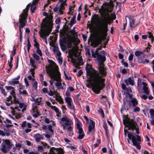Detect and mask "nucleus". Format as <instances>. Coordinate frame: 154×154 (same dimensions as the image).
Here are the masks:
<instances>
[{
  "label": "nucleus",
  "instance_id": "obj_25",
  "mask_svg": "<svg viewBox=\"0 0 154 154\" xmlns=\"http://www.w3.org/2000/svg\"><path fill=\"white\" fill-rule=\"evenodd\" d=\"M38 0H33L31 5V11L32 13H34L36 8V7H33L38 2Z\"/></svg>",
  "mask_w": 154,
  "mask_h": 154
},
{
  "label": "nucleus",
  "instance_id": "obj_61",
  "mask_svg": "<svg viewBox=\"0 0 154 154\" xmlns=\"http://www.w3.org/2000/svg\"><path fill=\"white\" fill-rule=\"evenodd\" d=\"M141 98L143 99L144 100H146L147 98L148 97L145 95H140Z\"/></svg>",
  "mask_w": 154,
  "mask_h": 154
},
{
  "label": "nucleus",
  "instance_id": "obj_46",
  "mask_svg": "<svg viewBox=\"0 0 154 154\" xmlns=\"http://www.w3.org/2000/svg\"><path fill=\"white\" fill-rule=\"evenodd\" d=\"M5 88L7 90H11V91L12 90H14V88L11 86H6L5 87Z\"/></svg>",
  "mask_w": 154,
  "mask_h": 154
},
{
  "label": "nucleus",
  "instance_id": "obj_57",
  "mask_svg": "<svg viewBox=\"0 0 154 154\" xmlns=\"http://www.w3.org/2000/svg\"><path fill=\"white\" fill-rule=\"evenodd\" d=\"M13 51L12 52V56H14L15 54H16V48L15 46H14L13 48Z\"/></svg>",
  "mask_w": 154,
  "mask_h": 154
},
{
  "label": "nucleus",
  "instance_id": "obj_1",
  "mask_svg": "<svg viewBox=\"0 0 154 154\" xmlns=\"http://www.w3.org/2000/svg\"><path fill=\"white\" fill-rule=\"evenodd\" d=\"M109 10L103 8L101 12L102 18L95 14L92 16L91 22L98 26V33L96 35L94 39L95 46L100 44L102 40L106 38L108 30V24L111 23L116 18L115 14H111L110 16L108 12Z\"/></svg>",
  "mask_w": 154,
  "mask_h": 154
},
{
  "label": "nucleus",
  "instance_id": "obj_20",
  "mask_svg": "<svg viewBox=\"0 0 154 154\" xmlns=\"http://www.w3.org/2000/svg\"><path fill=\"white\" fill-rule=\"evenodd\" d=\"M34 138L36 142H39L40 140L43 139V136L42 134L38 133L34 135Z\"/></svg>",
  "mask_w": 154,
  "mask_h": 154
},
{
  "label": "nucleus",
  "instance_id": "obj_21",
  "mask_svg": "<svg viewBox=\"0 0 154 154\" xmlns=\"http://www.w3.org/2000/svg\"><path fill=\"white\" fill-rule=\"evenodd\" d=\"M90 124L88 126V130L90 132L93 131L95 127V122L92 120H90Z\"/></svg>",
  "mask_w": 154,
  "mask_h": 154
},
{
  "label": "nucleus",
  "instance_id": "obj_52",
  "mask_svg": "<svg viewBox=\"0 0 154 154\" xmlns=\"http://www.w3.org/2000/svg\"><path fill=\"white\" fill-rule=\"evenodd\" d=\"M34 69H35L33 68L32 69H31L30 70V72L31 73V75L32 77H33L34 78H35V76H34L35 72H34Z\"/></svg>",
  "mask_w": 154,
  "mask_h": 154
},
{
  "label": "nucleus",
  "instance_id": "obj_48",
  "mask_svg": "<svg viewBox=\"0 0 154 154\" xmlns=\"http://www.w3.org/2000/svg\"><path fill=\"white\" fill-rule=\"evenodd\" d=\"M27 42V50L28 51H29L31 45L29 39H28Z\"/></svg>",
  "mask_w": 154,
  "mask_h": 154
},
{
  "label": "nucleus",
  "instance_id": "obj_28",
  "mask_svg": "<svg viewBox=\"0 0 154 154\" xmlns=\"http://www.w3.org/2000/svg\"><path fill=\"white\" fill-rule=\"evenodd\" d=\"M78 48L77 47H73L72 49V51L73 56L75 57L78 56L77 53Z\"/></svg>",
  "mask_w": 154,
  "mask_h": 154
},
{
  "label": "nucleus",
  "instance_id": "obj_54",
  "mask_svg": "<svg viewBox=\"0 0 154 154\" xmlns=\"http://www.w3.org/2000/svg\"><path fill=\"white\" fill-rule=\"evenodd\" d=\"M24 81L26 85V87L27 88V87L29 85V84L27 80V79L26 78H25L24 79Z\"/></svg>",
  "mask_w": 154,
  "mask_h": 154
},
{
  "label": "nucleus",
  "instance_id": "obj_14",
  "mask_svg": "<svg viewBox=\"0 0 154 154\" xmlns=\"http://www.w3.org/2000/svg\"><path fill=\"white\" fill-rule=\"evenodd\" d=\"M31 112L34 118H37L40 116L39 112L38 111L37 107L35 104H32Z\"/></svg>",
  "mask_w": 154,
  "mask_h": 154
},
{
  "label": "nucleus",
  "instance_id": "obj_2",
  "mask_svg": "<svg viewBox=\"0 0 154 154\" xmlns=\"http://www.w3.org/2000/svg\"><path fill=\"white\" fill-rule=\"evenodd\" d=\"M87 75L89 76L90 79L88 83L86 84V86L91 88L93 91L95 93L98 94L100 91L103 89L105 86L104 82L105 79L102 78L105 75H100V74L97 71L94 70L88 66L86 67Z\"/></svg>",
  "mask_w": 154,
  "mask_h": 154
},
{
  "label": "nucleus",
  "instance_id": "obj_42",
  "mask_svg": "<svg viewBox=\"0 0 154 154\" xmlns=\"http://www.w3.org/2000/svg\"><path fill=\"white\" fill-rule=\"evenodd\" d=\"M52 109L54 110L57 113L59 112V110L55 106H51V108Z\"/></svg>",
  "mask_w": 154,
  "mask_h": 154
},
{
  "label": "nucleus",
  "instance_id": "obj_18",
  "mask_svg": "<svg viewBox=\"0 0 154 154\" xmlns=\"http://www.w3.org/2000/svg\"><path fill=\"white\" fill-rule=\"evenodd\" d=\"M125 82L126 85L128 86L130 85L133 86L134 84V80L133 77H129L125 80Z\"/></svg>",
  "mask_w": 154,
  "mask_h": 154
},
{
  "label": "nucleus",
  "instance_id": "obj_19",
  "mask_svg": "<svg viewBox=\"0 0 154 154\" xmlns=\"http://www.w3.org/2000/svg\"><path fill=\"white\" fill-rule=\"evenodd\" d=\"M142 84L143 85V89L144 93L147 95H149V91L148 89V87H147V85L144 82H142Z\"/></svg>",
  "mask_w": 154,
  "mask_h": 154
},
{
  "label": "nucleus",
  "instance_id": "obj_53",
  "mask_svg": "<svg viewBox=\"0 0 154 154\" xmlns=\"http://www.w3.org/2000/svg\"><path fill=\"white\" fill-rule=\"evenodd\" d=\"M41 100H35V103H33V104H35V105L37 104L38 105H40L41 103Z\"/></svg>",
  "mask_w": 154,
  "mask_h": 154
},
{
  "label": "nucleus",
  "instance_id": "obj_47",
  "mask_svg": "<svg viewBox=\"0 0 154 154\" xmlns=\"http://www.w3.org/2000/svg\"><path fill=\"white\" fill-rule=\"evenodd\" d=\"M142 54V52L140 51H136L135 52V55L137 56H139Z\"/></svg>",
  "mask_w": 154,
  "mask_h": 154
},
{
  "label": "nucleus",
  "instance_id": "obj_39",
  "mask_svg": "<svg viewBox=\"0 0 154 154\" xmlns=\"http://www.w3.org/2000/svg\"><path fill=\"white\" fill-rule=\"evenodd\" d=\"M126 90L127 91L126 93L125 94V97H127L128 94H130V93H131L132 92V91L131 90V89L130 88H127L126 89Z\"/></svg>",
  "mask_w": 154,
  "mask_h": 154
},
{
  "label": "nucleus",
  "instance_id": "obj_34",
  "mask_svg": "<svg viewBox=\"0 0 154 154\" xmlns=\"http://www.w3.org/2000/svg\"><path fill=\"white\" fill-rule=\"evenodd\" d=\"M56 100L59 102L60 104H63L64 103L63 99L60 96L56 97Z\"/></svg>",
  "mask_w": 154,
  "mask_h": 154
},
{
  "label": "nucleus",
  "instance_id": "obj_50",
  "mask_svg": "<svg viewBox=\"0 0 154 154\" xmlns=\"http://www.w3.org/2000/svg\"><path fill=\"white\" fill-rule=\"evenodd\" d=\"M21 146L22 145L18 143H17L15 144V146L18 150H19L20 149V148L21 147Z\"/></svg>",
  "mask_w": 154,
  "mask_h": 154
},
{
  "label": "nucleus",
  "instance_id": "obj_4",
  "mask_svg": "<svg viewBox=\"0 0 154 154\" xmlns=\"http://www.w3.org/2000/svg\"><path fill=\"white\" fill-rule=\"evenodd\" d=\"M102 46L97 48L94 54H93L92 56L94 57H97V60L99 62L98 68L99 72L102 75H105L106 74V69L104 67L103 62L105 61L106 58V52L103 51L100 52V54L98 53V51L101 49Z\"/></svg>",
  "mask_w": 154,
  "mask_h": 154
},
{
  "label": "nucleus",
  "instance_id": "obj_5",
  "mask_svg": "<svg viewBox=\"0 0 154 154\" xmlns=\"http://www.w3.org/2000/svg\"><path fill=\"white\" fill-rule=\"evenodd\" d=\"M48 19H44L41 24V35L42 37L44 36H49L51 32L53 23L52 19L53 16L51 15L47 16Z\"/></svg>",
  "mask_w": 154,
  "mask_h": 154
},
{
  "label": "nucleus",
  "instance_id": "obj_44",
  "mask_svg": "<svg viewBox=\"0 0 154 154\" xmlns=\"http://www.w3.org/2000/svg\"><path fill=\"white\" fill-rule=\"evenodd\" d=\"M14 98V99L13 100V103L14 104H19L20 103V102L19 100H18V99H17L16 98V97H13Z\"/></svg>",
  "mask_w": 154,
  "mask_h": 154
},
{
  "label": "nucleus",
  "instance_id": "obj_58",
  "mask_svg": "<svg viewBox=\"0 0 154 154\" xmlns=\"http://www.w3.org/2000/svg\"><path fill=\"white\" fill-rule=\"evenodd\" d=\"M149 113L150 114V115L152 116H154V110L153 109H151L149 110Z\"/></svg>",
  "mask_w": 154,
  "mask_h": 154
},
{
  "label": "nucleus",
  "instance_id": "obj_11",
  "mask_svg": "<svg viewBox=\"0 0 154 154\" xmlns=\"http://www.w3.org/2000/svg\"><path fill=\"white\" fill-rule=\"evenodd\" d=\"M72 62L73 63L74 66L77 68H79V66L82 65L83 60L82 57H79L77 58V61L76 58H72Z\"/></svg>",
  "mask_w": 154,
  "mask_h": 154
},
{
  "label": "nucleus",
  "instance_id": "obj_12",
  "mask_svg": "<svg viewBox=\"0 0 154 154\" xmlns=\"http://www.w3.org/2000/svg\"><path fill=\"white\" fill-rule=\"evenodd\" d=\"M29 4H28L26 6L25 9L23 10V11L19 16L20 18L19 20H21V21L25 20L26 22H27L26 19L27 16V12L29 8Z\"/></svg>",
  "mask_w": 154,
  "mask_h": 154
},
{
  "label": "nucleus",
  "instance_id": "obj_6",
  "mask_svg": "<svg viewBox=\"0 0 154 154\" xmlns=\"http://www.w3.org/2000/svg\"><path fill=\"white\" fill-rule=\"evenodd\" d=\"M60 123L63 127V129L66 130L67 133L70 136H72L73 134L72 130L73 122L71 119L65 115L61 119Z\"/></svg>",
  "mask_w": 154,
  "mask_h": 154
},
{
  "label": "nucleus",
  "instance_id": "obj_8",
  "mask_svg": "<svg viewBox=\"0 0 154 154\" xmlns=\"http://www.w3.org/2000/svg\"><path fill=\"white\" fill-rule=\"evenodd\" d=\"M123 123L125 125L128 127V130L132 129V130L134 131V129H135L137 134H139V128L136 127L137 124L136 122L127 117L123 120Z\"/></svg>",
  "mask_w": 154,
  "mask_h": 154
},
{
  "label": "nucleus",
  "instance_id": "obj_15",
  "mask_svg": "<svg viewBox=\"0 0 154 154\" xmlns=\"http://www.w3.org/2000/svg\"><path fill=\"white\" fill-rule=\"evenodd\" d=\"M82 125V123H79L77 125V128L79 130V135L78 136L77 138L79 139H81L83 138L85 134L83 132V129L81 127Z\"/></svg>",
  "mask_w": 154,
  "mask_h": 154
},
{
  "label": "nucleus",
  "instance_id": "obj_31",
  "mask_svg": "<svg viewBox=\"0 0 154 154\" xmlns=\"http://www.w3.org/2000/svg\"><path fill=\"white\" fill-rule=\"evenodd\" d=\"M30 63L31 64V65L33 68L35 69L36 68V66L35 65V60L32 59L31 57L30 58Z\"/></svg>",
  "mask_w": 154,
  "mask_h": 154
},
{
  "label": "nucleus",
  "instance_id": "obj_3",
  "mask_svg": "<svg viewBox=\"0 0 154 154\" xmlns=\"http://www.w3.org/2000/svg\"><path fill=\"white\" fill-rule=\"evenodd\" d=\"M49 67H46V72L51 78L54 79V80L57 82H56L55 85L57 87H59L57 88V89H62L63 87L61 83L60 74L59 72L58 67L54 62Z\"/></svg>",
  "mask_w": 154,
  "mask_h": 154
},
{
  "label": "nucleus",
  "instance_id": "obj_26",
  "mask_svg": "<svg viewBox=\"0 0 154 154\" xmlns=\"http://www.w3.org/2000/svg\"><path fill=\"white\" fill-rule=\"evenodd\" d=\"M129 24L131 27V29L132 30L135 27V26H134V24L135 20L132 17H129Z\"/></svg>",
  "mask_w": 154,
  "mask_h": 154
},
{
  "label": "nucleus",
  "instance_id": "obj_23",
  "mask_svg": "<svg viewBox=\"0 0 154 154\" xmlns=\"http://www.w3.org/2000/svg\"><path fill=\"white\" fill-rule=\"evenodd\" d=\"M67 0H65L63 2L61 3L60 5V7H59V12L61 14H63V12L62 11V10L65 9L64 5H66V2Z\"/></svg>",
  "mask_w": 154,
  "mask_h": 154
},
{
  "label": "nucleus",
  "instance_id": "obj_60",
  "mask_svg": "<svg viewBox=\"0 0 154 154\" xmlns=\"http://www.w3.org/2000/svg\"><path fill=\"white\" fill-rule=\"evenodd\" d=\"M32 126L34 127L37 128L38 126H40V125L37 123L35 122L32 125Z\"/></svg>",
  "mask_w": 154,
  "mask_h": 154
},
{
  "label": "nucleus",
  "instance_id": "obj_49",
  "mask_svg": "<svg viewBox=\"0 0 154 154\" xmlns=\"http://www.w3.org/2000/svg\"><path fill=\"white\" fill-rule=\"evenodd\" d=\"M134 55L132 54H131L128 57V60L130 61V63H131V61L133 59V56Z\"/></svg>",
  "mask_w": 154,
  "mask_h": 154
},
{
  "label": "nucleus",
  "instance_id": "obj_32",
  "mask_svg": "<svg viewBox=\"0 0 154 154\" xmlns=\"http://www.w3.org/2000/svg\"><path fill=\"white\" fill-rule=\"evenodd\" d=\"M32 83L33 88L36 90L37 88V82H36L35 79H33V81H32Z\"/></svg>",
  "mask_w": 154,
  "mask_h": 154
},
{
  "label": "nucleus",
  "instance_id": "obj_7",
  "mask_svg": "<svg viewBox=\"0 0 154 154\" xmlns=\"http://www.w3.org/2000/svg\"><path fill=\"white\" fill-rule=\"evenodd\" d=\"M128 94L127 97L123 99L124 104L128 105L129 107H130L132 103L133 107H135L138 104L137 100L135 98H133V94Z\"/></svg>",
  "mask_w": 154,
  "mask_h": 154
},
{
  "label": "nucleus",
  "instance_id": "obj_33",
  "mask_svg": "<svg viewBox=\"0 0 154 154\" xmlns=\"http://www.w3.org/2000/svg\"><path fill=\"white\" fill-rule=\"evenodd\" d=\"M19 106L20 109H22L21 110V111L23 112L25 110H26V107L24 106V104L23 103H20L18 104Z\"/></svg>",
  "mask_w": 154,
  "mask_h": 154
},
{
  "label": "nucleus",
  "instance_id": "obj_27",
  "mask_svg": "<svg viewBox=\"0 0 154 154\" xmlns=\"http://www.w3.org/2000/svg\"><path fill=\"white\" fill-rule=\"evenodd\" d=\"M10 107L11 109H12L11 111V112L12 115L14 116L16 115V114H17V113H16L15 111L14 110L15 109H16L18 111H21L20 109H19L18 107L17 106H15L14 107L11 106Z\"/></svg>",
  "mask_w": 154,
  "mask_h": 154
},
{
  "label": "nucleus",
  "instance_id": "obj_45",
  "mask_svg": "<svg viewBox=\"0 0 154 154\" xmlns=\"http://www.w3.org/2000/svg\"><path fill=\"white\" fill-rule=\"evenodd\" d=\"M41 29H40V36L41 38H44V41L45 42V43L46 44H48V42L47 41V39L46 38V37H48V36H44L43 37H42L41 35Z\"/></svg>",
  "mask_w": 154,
  "mask_h": 154
},
{
  "label": "nucleus",
  "instance_id": "obj_43",
  "mask_svg": "<svg viewBox=\"0 0 154 154\" xmlns=\"http://www.w3.org/2000/svg\"><path fill=\"white\" fill-rule=\"evenodd\" d=\"M36 52L40 56H42V51L39 48H38V49H36Z\"/></svg>",
  "mask_w": 154,
  "mask_h": 154
},
{
  "label": "nucleus",
  "instance_id": "obj_38",
  "mask_svg": "<svg viewBox=\"0 0 154 154\" xmlns=\"http://www.w3.org/2000/svg\"><path fill=\"white\" fill-rule=\"evenodd\" d=\"M69 32L70 34H71L73 36L75 37L77 35V33L74 29V28L72 30H70L69 31Z\"/></svg>",
  "mask_w": 154,
  "mask_h": 154
},
{
  "label": "nucleus",
  "instance_id": "obj_10",
  "mask_svg": "<svg viewBox=\"0 0 154 154\" xmlns=\"http://www.w3.org/2000/svg\"><path fill=\"white\" fill-rule=\"evenodd\" d=\"M128 137L129 139L131 140L133 145L136 146L137 149H140L141 148L140 145L141 142L140 137L138 135L134 136L129 133H128Z\"/></svg>",
  "mask_w": 154,
  "mask_h": 154
},
{
  "label": "nucleus",
  "instance_id": "obj_55",
  "mask_svg": "<svg viewBox=\"0 0 154 154\" xmlns=\"http://www.w3.org/2000/svg\"><path fill=\"white\" fill-rule=\"evenodd\" d=\"M34 41L35 42L34 46L35 47L36 49H37L38 48H39L38 43L35 40Z\"/></svg>",
  "mask_w": 154,
  "mask_h": 154
},
{
  "label": "nucleus",
  "instance_id": "obj_36",
  "mask_svg": "<svg viewBox=\"0 0 154 154\" xmlns=\"http://www.w3.org/2000/svg\"><path fill=\"white\" fill-rule=\"evenodd\" d=\"M5 133L6 136H8L10 135V131L9 129L7 128V129H4Z\"/></svg>",
  "mask_w": 154,
  "mask_h": 154
},
{
  "label": "nucleus",
  "instance_id": "obj_35",
  "mask_svg": "<svg viewBox=\"0 0 154 154\" xmlns=\"http://www.w3.org/2000/svg\"><path fill=\"white\" fill-rule=\"evenodd\" d=\"M142 82H141V80L140 78H138L137 80V89L138 91L140 92V86L142 85Z\"/></svg>",
  "mask_w": 154,
  "mask_h": 154
},
{
  "label": "nucleus",
  "instance_id": "obj_24",
  "mask_svg": "<svg viewBox=\"0 0 154 154\" xmlns=\"http://www.w3.org/2000/svg\"><path fill=\"white\" fill-rule=\"evenodd\" d=\"M53 149H54L55 151H56L57 153V154H63V152L61 149H56L54 148H51L50 149V151L51 152L53 151V153H55V152L54 151Z\"/></svg>",
  "mask_w": 154,
  "mask_h": 154
},
{
  "label": "nucleus",
  "instance_id": "obj_59",
  "mask_svg": "<svg viewBox=\"0 0 154 154\" xmlns=\"http://www.w3.org/2000/svg\"><path fill=\"white\" fill-rule=\"evenodd\" d=\"M10 94L13 96V97H16L14 90H12L11 91Z\"/></svg>",
  "mask_w": 154,
  "mask_h": 154
},
{
  "label": "nucleus",
  "instance_id": "obj_22",
  "mask_svg": "<svg viewBox=\"0 0 154 154\" xmlns=\"http://www.w3.org/2000/svg\"><path fill=\"white\" fill-rule=\"evenodd\" d=\"M138 62L139 63L146 64L148 63L149 61L148 59H144L141 57L139 58L138 59Z\"/></svg>",
  "mask_w": 154,
  "mask_h": 154
},
{
  "label": "nucleus",
  "instance_id": "obj_30",
  "mask_svg": "<svg viewBox=\"0 0 154 154\" xmlns=\"http://www.w3.org/2000/svg\"><path fill=\"white\" fill-rule=\"evenodd\" d=\"M9 84L12 86H14L16 84H19V82L18 80H17L16 79H13L11 81L9 82Z\"/></svg>",
  "mask_w": 154,
  "mask_h": 154
},
{
  "label": "nucleus",
  "instance_id": "obj_56",
  "mask_svg": "<svg viewBox=\"0 0 154 154\" xmlns=\"http://www.w3.org/2000/svg\"><path fill=\"white\" fill-rule=\"evenodd\" d=\"M26 121H24L22 123L21 126L23 128L26 127Z\"/></svg>",
  "mask_w": 154,
  "mask_h": 154
},
{
  "label": "nucleus",
  "instance_id": "obj_29",
  "mask_svg": "<svg viewBox=\"0 0 154 154\" xmlns=\"http://www.w3.org/2000/svg\"><path fill=\"white\" fill-rule=\"evenodd\" d=\"M19 94H20L23 95H27L28 93L26 90H23L21 87L19 89Z\"/></svg>",
  "mask_w": 154,
  "mask_h": 154
},
{
  "label": "nucleus",
  "instance_id": "obj_16",
  "mask_svg": "<svg viewBox=\"0 0 154 154\" xmlns=\"http://www.w3.org/2000/svg\"><path fill=\"white\" fill-rule=\"evenodd\" d=\"M19 23H20V24L19 25V31L20 32V42H21L22 41V32L21 31V28H23L24 26L26 25V23L25 20L23 21H21V20H19Z\"/></svg>",
  "mask_w": 154,
  "mask_h": 154
},
{
  "label": "nucleus",
  "instance_id": "obj_40",
  "mask_svg": "<svg viewBox=\"0 0 154 154\" xmlns=\"http://www.w3.org/2000/svg\"><path fill=\"white\" fill-rule=\"evenodd\" d=\"M32 56L33 58L37 61H38L39 60L40 57L37 55L35 53H34L32 54Z\"/></svg>",
  "mask_w": 154,
  "mask_h": 154
},
{
  "label": "nucleus",
  "instance_id": "obj_41",
  "mask_svg": "<svg viewBox=\"0 0 154 154\" xmlns=\"http://www.w3.org/2000/svg\"><path fill=\"white\" fill-rule=\"evenodd\" d=\"M56 58H57V60L59 64L60 65H61L62 64V63H63V59H62V57L61 56L60 57H56Z\"/></svg>",
  "mask_w": 154,
  "mask_h": 154
},
{
  "label": "nucleus",
  "instance_id": "obj_9",
  "mask_svg": "<svg viewBox=\"0 0 154 154\" xmlns=\"http://www.w3.org/2000/svg\"><path fill=\"white\" fill-rule=\"evenodd\" d=\"M2 141L1 150L4 153H6L10 150L13 145L9 139H2Z\"/></svg>",
  "mask_w": 154,
  "mask_h": 154
},
{
  "label": "nucleus",
  "instance_id": "obj_62",
  "mask_svg": "<svg viewBox=\"0 0 154 154\" xmlns=\"http://www.w3.org/2000/svg\"><path fill=\"white\" fill-rule=\"evenodd\" d=\"M0 134L3 136H6L4 131H3L1 130H0Z\"/></svg>",
  "mask_w": 154,
  "mask_h": 154
},
{
  "label": "nucleus",
  "instance_id": "obj_13",
  "mask_svg": "<svg viewBox=\"0 0 154 154\" xmlns=\"http://www.w3.org/2000/svg\"><path fill=\"white\" fill-rule=\"evenodd\" d=\"M65 101L67 103V106L71 110L75 111V107L74 105L72 100L70 97H66L65 99Z\"/></svg>",
  "mask_w": 154,
  "mask_h": 154
},
{
  "label": "nucleus",
  "instance_id": "obj_64",
  "mask_svg": "<svg viewBox=\"0 0 154 154\" xmlns=\"http://www.w3.org/2000/svg\"><path fill=\"white\" fill-rule=\"evenodd\" d=\"M134 110L135 112H139L140 110V108L139 107H135L134 109Z\"/></svg>",
  "mask_w": 154,
  "mask_h": 154
},
{
  "label": "nucleus",
  "instance_id": "obj_51",
  "mask_svg": "<svg viewBox=\"0 0 154 154\" xmlns=\"http://www.w3.org/2000/svg\"><path fill=\"white\" fill-rule=\"evenodd\" d=\"M98 112L100 113L101 114V116H102V117H103V118H104V112H103L102 109L101 108H100L98 110Z\"/></svg>",
  "mask_w": 154,
  "mask_h": 154
},
{
  "label": "nucleus",
  "instance_id": "obj_17",
  "mask_svg": "<svg viewBox=\"0 0 154 154\" xmlns=\"http://www.w3.org/2000/svg\"><path fill=\"white\" fill-rule=\"evenodd\" d=\"M53 47V51L55 55L56 58L61 57V53L59 51L58 47L55 45H54Z\"/></svg>",
  "mask_w": 154,
  "mask_h": 154
},
{
  "label": "nucleus",
  "instance_id": "obj_63",
  "mask_svg": "<svg viewBox=\"0 0 154 154\" xmlns=\"http://www.w3.org/2000/svg\"><path fill=\"white\" fill-rule=\"evenodd\" d=\"M51 121H50L49 120V119H48V118H45V122L46 123H47V124H48L50 122H51Z\"/></svg>",
  "mask_w": 154,
  "mask_h": 154
},
{
  "label": "nucleus",
  "instance_id": "obj_37",
  "mask_svg": "<svg viewBox=\"0 0 154 154\" xmlns=\"http://www.w3.org/2000/svg\"><path fill=\"white\" fill-rule=\"evenodd\" d=\"M148 37L150 38H151V42L153 43L154 41V37L150 32H148Z\"/></svg>",
  "mask_w": 154,
  "mask_h": 154
}]
</instances>
